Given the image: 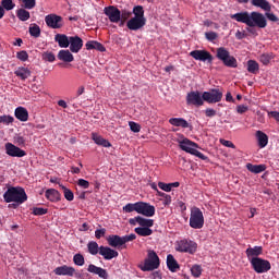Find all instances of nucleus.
Instances as JSON below:
<instances>
[{
    "mask_svg": "<svg viewBox=\"0 0 279 279\" xmlns=\"http://www.w3.org/2000/svg\"><path fill=\"white\" fill-rule=\"evenodd\" d=\"M45 23L50 29H62L64 27V20L58 14H48L45 16Z\"/></svg>",
    "mask_w": 279,
    "mask_h": 279,
    "instance_id": "nucleus-12",
    "label": "nucleus"
},
{
    "mask_svg": "<svg viewBox=\"0 0 279 279\" xmlns=\"http://www.w3.org/2000/svg\"><path fill=\"white\" fill-rule=\"evenodd\" d=\"M99 254L105 258V260H112V258H117L119 256V252L108 246H100Z\"/></svg>",
    "mask_w": 279,
    "mask_h": 279,
    "instance_id": "nucleus-20",
    "label": "nucleus"
},
{
    "mask_svg": "<svg viewBox=\"0 0 279 279\" xmlns=\"http://www.w3.org/2000/svg\"><path fill=\"white\" fill-rule=\"evenodd\" d=\"M158 187L161 189V191H165L166 193H171V187L169 183L159 182Z\"/></svg>",
    "mask_w": 279,
    "mask_h": 279,
    "instance_id": "nucleus-54",
    "label": "nucleus"
},
{
    "mask_svg": "<svg viewBox=\"0 0 279 279\" xmlns=\"http://www.w3.org/2000/svg\"><path fill=\"white\" fill-rule=\"evenodd\" d=\"M87 250L92 256H97V254H99V244H97V242H89Z\"/></svg>",
    "mask_w": 279,
    "mask_h": 279,
    "instance_id": "nucleus-41",
    "label": "nucleus"
},
{
    "mask_svg": "<svg viewBox=\"0 0 279 279\" xmlns=\"http://www.w3.org/2000/svg\"><path fill=\"white\" fill-rule=\"evenodd\" d=\"M203 99L207 104H219V101L223 99V92L219 90V88H214L209 92H204Z\"/></svg>",
    "mask_w": 279,
    "mask_h": 279,
    "instance_id": "nucleus-13",
    "label": "nucleus"
},
{
    "mask_svg": "<svg viewBox=\"0 0 279 279\" xmlns=\"http://www.w3.org/2000/svg\"><path fill=\"white\" fill-rule=\"evenodd\" d=\"M96 43H97V41H95V40L87 41V43L85 44L86 49H87L88 51H90L92 49H95Z\"/></svg>",
    "mask_w": 279,
    "mask_h": 279,
    "instance_id": "nucleus-62",
    "label": "nucleus"
},
{
    "mask_svg": "<svg viewBox=\"0 0 279 279\" xmlns=\"http://www.w3.org/2000/svg\"><path fill=\"white\" fill-rule=\"evenodd\" d=\"M54 43H57L61 49H66L71 45V37L65 34H57L54 35Z\"/></svg>",
    "mask_w": 279,
    "mask_h": 279,
    "instance_id": "nucleus-24",
    "label": "nucleus"
},
{
    "mask_svg": "<svg viewBox=\"0 0 279 279\" xmlns=\"http://www.w3.org/2000/svg\"><path fill=\"white\" fill-rule=\"evenodd\" d=\"M1 8L10 12V10H14V8H16V4L12 0H1Z\"/></svg>",
    "mask_w": 279,
    "mask_h": 279,
    "instance_id": "nucleus-43",
    "label": "nucleus"
},
{
    "mask_svg": "<svg viewBox=\"0 0 279 279\" xmlns=\"http://www.w3.org/2000/svg\"><path fill=\"white\" fill-rule=\"evenodd\" d=\"M134 232H136L138 236H151L154 234V230L149 227H137L134 229Z\"/></svg>",
    "mask_w": 279,
    "mask_h": 279,
    "instance_id": "nucleus-36",
    "label": "nucleus"
},
{
    "mask_svg": "<svg viewBox=\"0 0 279 279\" xmlns=\"http://www.w3.org/2000/svg\"><path fill=\"white\" fill-rule=\"evenodd\" d=\"M3 199L7 204H25L27 202V193L21 186H10L3 194Z\"/></svg>",
    "mask_w": 279,
    "mask_h": 279,
    "instance_id": "nucleus-3",
    "label": "nucleus"
},
{
    "mask_svg": "<svg viewBox=\"0 0 279 279\" xmlns=\"http://www.w3.org/2000/svg\"><path fill=\"white\" fill-rule=\"evenodd\" d=\"M248 110L250 108L245 105H240L236 107L238 114H245V112H247Z\"/></svg>",
    "mask_w": 279,
    "mask_h": 279,
    "instance_id": "nucleus-56",
    "label": "nucleus"
},
{
    "mask_svg": "<svg viewBox=\"0 0 279 279\" xmlns=\"http://www.w3.org/2000/svg\"><path fill=\"white\" fill-rule=\"evenodd\" d=\"M28 32L33 38H40V26L37 24H32L28 28Z\"/></svg>",
    "mask_w": 279,
    "mask_h": 279,
    "instance_id": "nucleus-42",
    "label": "nucleus"
},
{
    "mask_svg": "<svg viewBox=\"0 0 279 279\" xmlns=\"http://www.w3.org/2000/svg\"><path fill=\"white\" fill-rule=\"evenodd\" d=\"M216 58L220 60L225 66H228V69H236V66H239L236 58L230 54V50L226 47H219L216 49Z\"/></svg>",
    "mask_w": 279,
    "mask_h": 279,
    "instance_id": "nucleus-5",
    "label": "nucleus"
},
{
    "mask_svg": "<svg viewBox=\"0 0 279 279\" xmlns=\"http://www.w3.org/2000/svg\"><path fill=\"white\" fill-rule=\"evenodd\" d=\"M202 266L201 265H193L192 268H191V274L193 276V278H199V276H202Z\"/></svg>",
    "mask_w": 279,
    "mask_h": 279,
    "instance_id": "nucleus-46",
    "label": "nucleus"
},
{
    "mask_svg": "<svg viewBox=\"0 0 279 279\" xmlns=\"http://www.w3.org/2000/svg\"><path fill=\"white\" fill-rule=\"evenodd\" d=\"M248 27H258L259 29H265L267 27V19L260 12H251L248 20Z\"/></svg>",
    "mask_w": 279,
    "mask_h": 279,
    "instance_id": "nucleus-10",
    "label": "nucleus"
},
{
    "mask_svg": "<svg viewBox=\"0 0 279 279\" xmlns=\"http://www.w3.org/2000/svg\"><path fill=\"white\" fill-rule=\"evenodd\" d=\"M252 5L260 8L264 12H271V3L267 0H251Z\"/></svg>",
    "mask_w": 279,
    "mask_h": 279,
    "instance_id": "nucleus-27",
    "label": "nucleus"
},
{
    "mask_svg": "<svg viewBox=\"0 0 279 279\" xmlns=\"http://www.w3.org/2000/svg\"><path fill=\"white\" fill-rule=\"evenodd\" d=\"M150 278H151V279H162V272H160V271H154V272L150 275Z\"/></svg>",
    "mask_w": 279,
    "mask_h": 279,
    "instance_id": "nucleus-63",
    "label": "nucleus"
},
{
    "mask_svg": "<svg viewBox=\"0 0 279 279\" xmlns=\"http://www.w3.org/2000/svg\"><path fill=\"white\" fill-rule=\"evenodd\" d=\"M256 138H257V143H258V146L260 147V149L267 147V145L269 143V136H267V134H265L263 131H257Z\"/></svg>",
    "mask_w": 279,
    "mask_h": 279,
    "instance_id": "nucleus-30",
    "label": "nucleus"
},
{
    "mask_svg": "<svg viewBox=\"0 0 279 279\" xmlns=\"http://www.w3.org/2000/svg\"><path fill=\"white\" fill-rule=\"evenodd\" d=\"M48 209L43 207H34L33 208V215L40 217L43 215H47Z\"/></svg>",
    "mask_w": 279,
    "mask_h": 279,
    "instance_id": "nucleus-50",
    "label": "nucleus"
},
{
    "mask_svg": "<svg viewBox=\"0 0 279 279\" xmlns=\"http://www.w3.org/2000/svg\"><path fill=\"white\" fill-rule=\"evenodd\" d=\"M21 8L25 10H34L36 8V0H20Z\"/></svg>",
    "mask_w": 279,
    "mask_h": 279,
    "instance_id": "nucleus-40",
    "label": "nucleus"
},
{
    "mask_svg": "<svg viewBox=\"0 0 279 279\" xmlns=\"http://www.w3.org/2000/svg\"><path fill=\"white\" fill-rule=\"evenodd\" d=\"M46 199H49V202H60L61 195L60 192L56 189H49L46 191L45 194Z\"/></svg>",
    "mask_w": 279,
    "mask_h": 279,
    "instance_id": "nucleus-32",
    "label": "nucleus"
},
{
    "mask_svg": "<svg viewBox=\"0 0 279 279\" xmlns=\"http://www.w3.org/2000/svg\"><path fill=\"white\" fill-rule=\"evenodd\" d=\"M170 125H173L174 128H191V124L184 118H170L169 119Z\"/></svg>",
    "mask_w": 279,
    "mask_h": 279,
    "instance_id": "nucleus-29",
    "label": "nucleus"
},
{
    "mask_svg": "<svg viewBox=\"0 0 279 279\" xmlns=\"http://www.w3.org/2000/svg\"><path fill=\"white\" fill-rule=\"evenodd\" d=\"M53 271L56 276H75V269L72 266L68 265L59 266Z\"/></svg>",
    "mask_w": 279,
    "mask_h": 279,
    "instance_id": "nucleus-23",
    "label": "nucleus"
},
{
    "mask_svg": "<svg viewBox=\"0 0 279 279\" xmlns=\"http://www.w3.org/2000/svg\"><path fill=\"white\" fill-rule=\"evenodd\" d=\"M43 60H46V62H56V54L53 52H44Z\"/></svg>",
    "mask_w": 279,
    "mask_h": 279,
    "instance_id": "nucleus-51",
    "label": "nucleus"
},
{
    "mask_svg": "<svg viewBox=\"0 0 279 279\" xmlns=\"http://www.w3.org/2000/svg\"><path fill=\"white\" fill-rule=\"evenodd\" d=\"M129 126H130V130L131 132H141V124L136 123V122H129Z\"/></svg>",
    "mask_w": 279,
    "mask_h": 279,
    "instance_id": "nucleus-52",
    "label": "nucleus"
},
{
    "mask_svg": "<svg viewBox=\"0 0 279 279\" xmlns=\"http://www.w3.org/2000/svg\"><path fill=\"white\" fill-rule=\"evenodd\" d=\"M186 104L187 106H195L199 108L204 105V94L199 93V90L190 92L186 95Z\"/></svg>",
    "mask_w": 279,
    "mask_h": 279,
    "instance_id": "nucleus-14",
    "label": "nucleus"
},
{
    "mask_svg": "<svg viewBox=\"0 0 279 279\" xmlns=\"http://www.w3.org/2000/svg\"><path fill=\"white\" fill-rule=\"evenodd\" d=\"M190 228L194 230H202L204 228V213L198 207L191 208Z\"/></svg>",
    "mask_w": 279,
    "mask_h": 279,
    "instance_id": "nucleus-7",
    "label": "nucleus"
},
{
    "mask_svg": "<svg viewBox=\"0 0 279 279\" xmlns=\"http://www.w3.org/2000/svg\"><path fill=\"white\" fill-rule=\"evenodd\" d=\"M179 147L182 151H186V154H191L192 156H196V158H201V160H208V157L204 155L202 151L197 150V143L184 137L182 141H179Z\"/></svg>",
    "mask_w": 279,
    "mask_h": 279,
    "instance_id": "nucleus-6",
    "label": "nucleus"
},
{
    "mask_svg": "<svg viewBox=\"0 0 279 279\" xmlns=\"http://www.w3.org/2000/svg\"><path fill=\"white\" fill-rule=\"evenodd\" d=\"M221 145H223L225 147H230L231 149H236V146L234 145V143H232L231 141L228 140H220Z\"/></svg>",
    "mask_w": 279,
    "mask_h": 279,
    "instance_id": "nucleus-55",
    "label": "nucleus"
},
{
    "mask_svg": "<svg viewBox=\"0 0 279 279\" xmlns=\"http://www.w3.org/2000/svg\"><path fill=\"white\" fill-rule=\"evenodd\" d=\"M73 263L74 265H76L77 267H84V263H85V259H84V255L77 253L73 256Z\"/></svg>",
    "mask_w": 279,
    "mask_h": 279,
    "instance_id": "nucleus-45",
    "label": "nucleus"
},
{
    "mask_svg": "<svg viewBox=\"0 0 279 279\" xmlns=\"http://www.w3.org/2000/svg\"><path fill=\"white\" fill-rule=\"evenodd\" d=\"M174 250L182 254H195L197 252V244L193 240L183 239L175 242Z\"/></svg>",
    "mask_w": 279,
    "mask_h": 279,
    "instance_id": "nucleus-8",
    "label": "nucleus"
},
{
    "mask_svg": "<svg viewBox=\"0 0 279 279\" xmlns=\"http://www.w3.org/2000/svg\"><path fill=\"white\" fill-rule=\"evenodd\" d=\"M245 254L248 262L252 263L254 258H259L258 256H262L263 246H254V247L250 246L248 248H246Z\"/></svg>",
    "mask_w": 279,
    "mask_h": 279,
    "instance_id": "nucleus-21",
    "label": "nucleus"
},
{
    "mask_svg": "<svg viewBox=\"0 0 279 279\" xmlns=\"http://www.w3.org/2000/svg\"><path fill=\"white\" fill-rule=\"evenodd\" d=\"M134 16L126 22V27L130 32H138L147 25V17H145V9L143 5H135L133 8Z\"/></svg>",
    "mask_w": 279,
    "mask_h": 279,
    "instance_id": "nucleus-1",
    "label": "nucleus"
},
{
    "mask_svg": "<svg viewBox=\"0 0 279 279\" xmlns=\"http://www.w3.org/2000/svg\"><path fill=\"white\" fill-rule=\"evenodd\" d=\"M96 239H101V236H106V229H97L95 231Z\"/></svg>",
    "mask_w": 279,
    "mask_h": 279,
    "instance_id": "nucleus-59",
    "label": "nucleus"
},
{
    "mask_svg": "<svg viewBox=\"0 0 279 279\" xmlns=\"http://www.w3.org/2000/svg\"><path fill=\"white\" fill-rule=\"evenodd\" d=\"M136 234L131 233L129 235L120 236V235H110L107 241L110 247H121L125 245V243H130V241H135Z\"/></svg>",
    "mask_w": 279,
    "mask_h": 279,
    "instance_id": "nucleus-9",
    "label": "nucleus"
},
{
    "mask_svg": "<svg viewBox=\"0 0 279 279\" xmlns=\"http://www.w3.org/2000/svg\"><path fill=\"white\" fill-rule=\"evenodd\" d=\"M4 149L7 156H11V158H23L27 156V153L25 150L21 149L20 147L12 143H7L4 145Z\"/></svg>",
    "mask_w": 279,
    "mask_h": 279,
    "instance_id": "nucleus-15",
    "label": "nucleus"
},
{
    "mask_svg": "<svg viewBox=\"0 0 279 279\" xmlns=\"http://www.w3.org/2000/svg\"><path fill=\"white\" fill-rule=\"evenodd\" d=\"M167 267L172 274H175V271L180 269V264H178V260H175V257L171 254L167 256Z\"/></svg>",
    "mask_w": 279,
    "mask_h": 279,
    "instance_id": "nucleus-28",
    "label": "nucleus"
},
{
    "mask_svg": "<svg viewBox=\"0 0 279 279\" xmlns=\"http://www.w3.org/2000/svg\"><path fill=\"white\" fill-rule=\"evenodd\" d=\"M124 213H137L144 217H154L156 207L145 202L129 203L123 207Z\"/></svg>",
    "mask_w": 279,
    "mask_h": 279,
    "instance_id": "nucleus-2",
    "label": "nucleus"
},
{
    "mask_svg": "<svg viewBox=\"0 0 279 279\" xmlns=\"http://www.w3.org/2000/svg\"><path fill=\"white\" fill-rule=\"evenodd\" d=\"M159 267L160 257H158V254L154 250H148L144 263L138 265L141 271H155V269H158Z\"/></svg>",
    "mask_w": 279,
    "mask_h": 279,
    "instance_id": "nucleus-4",
    "label": "nucleus"
},
{
    "mask_svg": "<svg viewBox=\"0 0 279 279\" xmlns=\"http://www.w3.org/2000/svg\"><path fill=\"white\" fill-rule=\"evenodd\" d=\"M191 58H194V60H199L201 62H208L209 64H213V60L215 58L210 52L207 50H194L190 52Z\"/></svg>",
    "mask_w": 279,
    "mask_h": 279,
    "instance_id": "nucleus-17",
    "label": "nucleus"
},
{
    "mask_svg": "<svg viewBox=\"0 0 279 279\" xmlns=\"http://www.w3.org/2000/svg\"><path fill=\"white\" fill-rule=\"evenodd\" d=\"M15 118L19 120V121H22V122H25V121H28L29 120V112L27 111L26 108L24 107H17L15 109Z\"/></svg>",
    "mask_w": 279,
    "mask_h": 279,
    "instance_id": "nucleus-26",
    "label": "nucleus"
},
{
    "mask_svg": "<svg viewBox=\"0 0 279 279\" xmlns=\"http://www.w3.org/2000/svg\"><path fill=\"white\" fill-rule=\"evenodd\" d=\"M58 60H61L62 62H73L75 58L73 57V53L69 50H60L57 56Z\"/></svg>",
    "mask_w": 279,
    "mask_h": 279,
    "instance_id": "nucleus-33",
    "label": "nucleus"
},
{
    "mask_svg": "<svg viewBox=\"0 0 279 279\" xmlns=\"http://www.w3.org/2000/svg\"><path fill=\"white\" fill-rule=\"evenodd\" d=\"M259 70H260V66L258 65V62H256L254 60L247 61L248 73H253V75H256V73H258Z\"/></svg>",
    "mask_w": 279,
    "mask_h": 279,
    "instance_id": "nucleus-38",
    "label": "nucleus"
},
{
    "mask_svg": "<svg viewBox=\"0 0 279 279\" xmlns=\"http://www.w3.org/2000/svg\"><path fill=\"white\" fill-rule=\"evenodd\" d=\"M251 267H253L256 274H267L271 269V263L264 258H253L251 260Z\"/></svg>",
    "mask_w": 279,
    "mask_h": 279,
    "instance_id": "nucleus-11",
    "label": "nucleus"
},
{
    "mask_svg": "<svg viewBox=\"0 0 279 279\" xmlns=\"http://www.w3.org/2000/svg\"><path fill=\"white\" fill-rule=\"evenodd\" d=\"M250 16L251 13L247 11L244 12H239L235 14H231L230 19H232V21H236L238 23H244V25H250Z\"/></svg>",
    "mask_w": 279,
    "mask_h": 279,
    "instance_id": "nucleus-22",
    "label": "nucleus"
},
{
    "mask_svg": "<svg viewBox=\"0 0 279 279\" xmlns=\"http://www.w3.org/2000/svg\"><path fill=\"white\" fill-rule=\"evenodd\" d=\"M130 16H132V12L131 11H128V10H123L121 12V16H120V27H122V25L125 24V21H128V19H130Z\"/></svg>",
    "mask_w": 279,
    "mask_h": 279,
    "instance_id": "nucleus-47",
    "label": "nucleus"
},
{
    "mask_svg": "<svg viewBox=\"0 0 279 279\" xmlns=\"http://www.w3.org/2000/svg\"><path fill=\"white\" fill-rule=\"evenodd\" d=\"M92 138L96 145H100V147H112V144L108 142V140L104 138L101 135L97 133H92Z\"/></svg>",
    "mask_w": 279,
    "mask_h": 279,
    "instance_id": "nucleus-31",
    "label": "nucleus"
},
{
    "mask_svg": "<svg viewBox=\"0 0 279 279\" xmlns=\"http://www.w3.org/2000/svg\"><path fill=\"white\" fill-rule=\"evenodd\" d=\"M246 169L247 171H251V173H263V171L267 169V166L246 163Z\"/></svg>",
    "mask_w": 279,
    "mask_h": 279,
    "instance_id": "nucleus-35",
    "label": "nucleus"
},
{
    "mask_svg": "<svg viewBox=\"0 0 279 279\" xmlns=\"http://www.w3.org/2000/svg\"><path fill=\"white\" fill-rule=\"evenodd\" d=\"M84 47V40L80 36L70 37V51L72 53H80Z\"/></svg>",
    "mask_w": 279,
    "mask_h": 279,
    "instance_id": "nucleus-19",
    "label": "nucleus"
},
{
    "mask_svg": "<svg viewBox=\"0 0 279 279\" xmlns=\"http://www.w3.org/2000/svg\"><path fill=\"white\" fill-rule=\"evenodd\" d=\"M0 123L3 125H10V123H14V117L12 116H0Z\"/></svg>",
    "mask_w": 279,
    "mask_h": 279,
    "instance_id": "nucleus-48",
    "label": "nucleus"
},
{
    "mask_svg": "<svg viewBox=\"0 0 279 279\" xmlns=\"http://www.w3.org/2000/svg\"><path fill=\"white\" fill-rule=\"evenodd\" d=\"M104 14H106L110 23H119L121 21V10L114 5L106 7Z\"/></svg>",
    "mask_w": 279,
    "mask_h": 279,
    "instance_id": "nucleus-16",
    "label": "nucleus"
},
{
    "mask_svg": "<svg viewBox=\"0 0 279 279\" xmlns=\"http://www.w3.org/2000/svg\"><path fill=\"white\" fill-rule=\"evenodd\" d=\"M266 17H267L268 21H272V23L278 22V16H276V14H274V13L267 12Z\"/></svg>",
    "mask_w": 279,
    "mask_h": 279,
    "instance_id": "nucleus-60",
    "label": "nucleus"
},
{
    "mask_svg": "<svg viewBox=\"0 0 279 279\" xmlns=\"http://www.w3.org/2000/svg\"><path fill=\"white\" fill-rule=\"evenodd\" d=\"M94 49H96V51H101V52L106 51V47L99 41H96Z\"/></svg>",
    "mask_w": 279,
    "mask_h": 279,
    "instance_id": "nucleus-61",
    "label": "nucleus"
},
{
    "mask_svg": "<svg viewBox=\"0 0 279 279\" xmlns=\"http://www.w3.org/2000/svg\"><path fill=\"white\" fill-rule=\"evenodd\" d=\"M271 60H274V53H263L259 56V62H262L265 65L269 64Z\"/></svg>",
    "mask_w": 279,
    "mask_h": 279,
    "instance_id": "nucleus-44",
    "label": "nucleus"
},
{
    "mask_svg": "<svg viewBox=\"0 0 279 279\" xmlns=\"http://www.w3.org/2000/svg\"><path fill=\"white\" fill-rule=\"evenodd\" d=\"M205 116L208 117L209 119H213V117H217V110L207 108L205 110Z\"/></svg>",
    "mask_w": 279,
    "mask_h": 279,
    "instance_id": "nucleus-57",
    "label": "nucleus"
},
{
    "mask_svg": "<svg viewBox=\"0 0 279 279\" xmlns=\"http://www.w3.org/2000/svg\"><path fill=\"white\" fill-rule=\"evenodd\" d=\"M16 16L19 20L25 22V21H29V19H32V15L29 14V11H27L25 8H21L16 11Z\"/></svg>",
    "mask_w": 279,
    "mask_h": 279,
    "instance_id": "nucleus-37",
    "label": "nucleus"
},
{
    "mask_svg": "<svg viewBox=\"0 0 279 279\" xmlns=\"http://www.w3.org/2000/svg\"><path fill=\"white\" fill-rule=\"evenodd\" d=\"M61 191H63V195L64 198L68 202H73V199H75V195L73 194V191H71V189L64 186V185H60Z\"/></svg>",
    "mask_w": 279,
    "mask_h": 279,
    "instance_id": "nucleus-39",
    "label": "nucleus"
},
{
    "mask_svg": "<svg viewBox=\"0 0 279 279\" xmlns=\"http://www.w3.org/2000/svg\"><path fill=\"white\" fill-rule=\"evenodd\" d=\"M205 38H207L209 43H213V40H217L218 35L216 32H207L205 33Z\"/></svg>",
    "mask_w": 279,
    "mask_h": 279,
    "instance_id": "nucleus-53",
    "label": "nucleus"
},
{
    "mask_svg": "<svg viewBox=\"0 0 279 279\" xmlns=\"http://www.w3.org/2000/svg\"><path fill=\"white\" fill-rule=\"evenodd\" d=\"M268 117H271L272 119H276L279 121V112L278 111H268Z\"/></svg>",
    "mask_w": 279,
    "mask_h": 279,
    "instance_id": "nucleus-64",
    "label": "nucleus"
},
{
    "mask_svg": "<svg viewBox=\"0 0 279 279\" xmlns=\"http://www.w3.org/2000/svg\"><path fill=\"white\" fill-rule=\"evenodd\" d=\"M130 226H141L140 228H154V219H147L142 216H137L129 219Z\"/></svg>",
    "mask_w": 279,
    "mask_h": 279,
    "instance_id": "nucleus-18",
    "label": "nucleus"
},
{
    "mask_svg": "<svg viewBox=\"0 0 279 279\" xmlns=\"http://www.w3.org/2000/svg\"><path fill=\"white\" fill-rule=\"evenodd\" d=\"M77 184L82 189H88V186H90V183L87 180H84V179H78Z\"/></svg>",
    "mask_w": 279,
    "mask_h": 279,
    "instance_id": "nucleus-58",
    "label": "nucleus"
},
{
    "mask_svg": "<svg viewBox=\"0 0 279 279\" xmlns=\"http://www.w3.org/2000/svg\"><path fill=\"white\" fill-rule=\"evenodd\" d=\"M14 74L16 75V77H20L21 80H23V82H25L27 77L32 76V71H29V69L27 68L20 66L16 69Z\"/></svg>",
    "mask_w": 279,
    "mask_h": 279,
    "instance_id": "nucleus-34",
    "label": "nucleus"
},
{
    "mask_svg": "<svg viewBox=\"0 0 279 279\" xmlns=\"http://www.w3.org/2000/svg\"><path fill=\"white\" fill-rule=\"evenodd\" d=\"M16 58L17 60H21V62H27V60H29V54L27 51L22 50L16 53Z\"/></svg>",
    "mask_w": 279,
    "mask_h": 279,
    "instance_id": "nucleus-49",
    "label": "nucleus"
},
{
    "mask_svg": "<svg viewBox=\"0 0 279 279\" xmlns=\"http://www.w3.org/2000/svg\"><path fill=\"white\" fill-rule=\"evenodd\" d=\"M87 271L89 274H95L96 276H98L99 278L102 279H108V270L101 268V267H97L95 264H90L87 267Z\"/></svg>",
    "mask_w": 279,
    "mask_h": 279,
    "instance_id": "nucleus-25",
    "label": "nucleus"
}]
</instances>
